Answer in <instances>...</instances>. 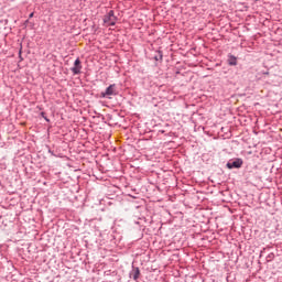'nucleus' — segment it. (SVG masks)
Segmentation results:
<instances>
[{
    "mask_svg": "<svg viewBox=\"0 0 282 282\" xmlns=\"http://www.w3.org/2000/svg\"><path fill=\"white\" fill-rule=\"evenodd\" d=\"M164 58V54L162 51H156V54L154 55V61H162Z\"/></svg>",
    "mask_w": 282,
    "mask_h": 282,
    "instance_id": "0eeeda50",
    "label": "nucleus"
},
{
    "mask_svg": "<svg viewBox=\"0 0 282 282\" xmlns=\"http://www.w3.org/2000/svg\"><path fill=\"white\" fill-rule=\"evenodd\" d=\"M226 166L230 171H232V169H241V166H243V160L242 159L229 160Z\"/></svg>",
    "mask_w": 282,
    "mask_h": 282,
    "instance_id": "7ed1b4c3",
    "label": "nucleus"
},
{
    "mask_svg": "<svg viewBox=\"0 0 282 282\" xmlns=\"http://www.w3.org/2000/svg\"><path fill=\"white\" fill-rule=\"evenodd\" d=\"M80 69H83V64L80 62V57H77L74 62V66L70 68V72L74 76H78V74H80Z\"/></svg>",
    "mask_w": 282,
    "mask_h": 282,
    "instance_id": "20e7f679",
    "label": "nucleus"
},
{
    "mask_svg": "<svg viewBox=\"0 0 282 282\" xmlns=\"http://www.w3.org/2000/svg\"><path fill=\"white\" fill-rule=\"evenodd\" d=\"M116 21H118V18L116 17V13L113 12V10H110L104 17V23H107V25L113 26V25H116Z\"/></svg>",
    "mask_w": 282,
    "mask_h": 282,
    "instance_id": "f03ea898",
    "label": "nucleus"
},
{
    "mask_svg": "<svg viewBox=\"0 0 282 282\" xmlns=\"http://www.w3.org/2000/svg\"><path fill=\"white\" fill-rule=\"evenodd\" d=\"M273 259H274V253L271 252L267 256V261H273Z\"/></svg>",
    "mask_w": 282,
    "mask_h": 282,
    "instance_id": "6e6552de",
    "label": "nucleus"
},
{
    "mask_svg": "<svg viewBox=\"0 0 282 282\" xmlns=\"http://www.w3.org/2000/svg\"><path fill=\"white\" fill-rule=\"evenodd\" d=\"M34 17V12L29 14V19H32Z\"/></svg>",
    "mask_w": 282,
    "mask_h": 282,
    "instance_id": "9d476101",
    "label": "nucleus"
},
{
    "mask_svg": "<svg viewBox=\"0 0 282 282\" xmlns=\"http://www.w3.org/2000/svg\"><path fill=\"white\" fill-rule=\"evenodd\" d=\"M227 63L230 67H235L237 65V57L235 55H228Z\"/></svg>",
    "mask_w": 282,
    "mask_h": 282,
    "instance_id": "423d86ee",
    "label": "nucleus"
},
{
    "mask_svg": "<svg viewBox=\"0 0 282 282\" xmlns=\"http://www.w3.org/2000/svg\"><path fill=\"white\" fill-rule=\"evenodd\" d=\"M40 116H41L42 118H44L46 122H50V118H47V116H45V112L42 111V112L40 113Z\"/></svg>",
    "mask_w": 282,
    "mask_h": 282,
    "instance_id": "1a4fd4ad",
    "label": "nucleus"
},
{
    "mask_svg": "<svg viewBox=\"0 0 282 282\" xmlns=\"http://www.w3.org/2000/svg\"><path fill=\"white\" fill-rule=\"evenodd\" d=\"M263 254V250L261 251L260 256Z\"/></svg>",
    "mask_w": 282,
    "mask_h": 282,
    "instance_id": "9b49d317",
    "label": "nucleus"
},
{
    "mask_svg": "<svg viewBox=\"0 0 282 282\" xmlns=\"http://www.w3.org/2000/svg\"><path fill=\"white\" fill-rule=\"evenodd\" d=\"M113 96H118V86L116 84H110L105 91L100 93V98H106L107 100H111Z\"/></svg>",
    "mask_w": 282,
    "mask_h": 282,
    "instance_id": "f257e3e1",
    "label": "nucleus"
},
{
    "mask_svg": "<svg viewBox=\"0 0 282 282\" xmlns=\"http://www.w3.org/2000/svg\"><path fill=\"white\" fill-rule=\"evenodd\" d=\"M129 276L130 279H133V281H138V279H140V268L132 265Z\"/></svg>",
    "mask_w": 282,
    "mask_h": 282,
    "instance_id": "39448f33",
    "label": "nucleus"
}]
</instances>
